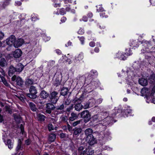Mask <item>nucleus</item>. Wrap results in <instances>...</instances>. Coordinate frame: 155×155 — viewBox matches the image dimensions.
I'll list each match as a JSON object with an SVG mask.
<instances>
[{
	"label": "nucleus",
	"mask_w": 155,
	"mask_h": 155,
	"mask_svg": "<svg viewBox=\"0 0 155 155\" xmlns=\"http://www.w3.org/2000/svg\"><path fill=\"white\" fill-rule=\"evenodd\" d=\"M97 123V129H99L100 132L97 135L98 136L99 144L102 146L105 143L108 138L110 139V132L108 130L105 131L106 127L107 126V123H105L104 121Z\"/></svg>",
	"instance_id": "f257e3e1"
},
{
	"label": "nucleus",
	"mask_w": 155,
	"mask_h": 155,
	"mask_svg": "<svg viewBox=\"0 0 155 155\" xmlns=\"http://www.w3.org/2000/svg\"><path fill=\"white\" fill-rule=\"evenodd\" d=\"M85 134L87 136L86 140L88 142L89 144L91 145L94 144L95 143V138L92 134L94 133H93V131L90 128L87 129L85 131Z\"/></svg>",
	"instance_id": "f03ea898"
},
{
	"label": "nucleus",
	"mask_w": 155,
	"mask_h": 155,
	"mask_svg": "<svg viewBox=\"0 0 155 155\" xmlns=\"http://www.w3.org/2000/svg\"><path fill=\"white\" fill-rule=\"evenodd\" d=\"M81 117L84 118V121L87 123L91 119V115L87 110H84L80 113Z\"/></svg>",
	"instance_id": "7ed1b4c3"
},
{
	"label": "nucleus",
	"mask_w": 155,
	"mask_h": 155,
	"mask_svg": "<svg viewBox=\"0 0 155 155\" xmlns=\"http://www.w3.org/2000/svg\"><path fill=\"white\" fill-rule=\"evenodd\" d=\"M30 93L27 94V96L32 99H35L37 97L36 94L37 93L35 87L33 86H31L29 89Z\"/></svg>",
	"instance_id": "20e7f679"
},
{
	"label": "nucleus",
	"mask_w": 155,
	"mask_h": 155,
	"mask_svg": "<svg viewBox=\"0 0 155 155\" xmlns=\"http://www.w3.org/2000/svg\"><path fill=\"white\" fill-rule=\"evenodd\" d=\"M58 93L56 91H53L50 94V98L51 103L55 104L59 99Z\"/></svg>",
	"instance_id": "39448f33"
},
{
	"label": "nucleus",
	"mask_w": 155,
	"mask_h": 155,
	"mask_svg": "<svg viewBox=\"0 0 155 155\" xmlns=\"http://www.w3.org/2000/svg\"><path fill=\"white\" fill-rule=\"evenodd\" d=\"M107 115V112H103V111L98 112L97 114V120H98V121H97V123L101 122L102 121L104 122L105 120H103L105 119Z\"/></svg>",
	"instance_id": "423d86ee"
},
{
	"label": "nucleus",
	"mask_w": 155,
	"mask_h": 155,
	"mask_svg": "<svg viewBox=\"0 0 155 155\" xmlns=\"http://www.w3.org/2000/svg\"><path fill=\"white\" fill-rule=\"evenodd\" d=\"M141 93L142 96H145L147 98L150 96V91L147 88H143L141 90Z\"/></svg>",
	"instance_id": "0eeeda50"
},
{
	"label": "nucleus",
	"mask_w": 155,
	"mask_h": 155,
	"mask_svg": "<svg viewBox=\"0 0 155 155\" xmlns=\"http://www.w3.org/2000/svg\"><path fill=\"white\" fill-rule=\"evenodd\" d=\"M84 58L83 53L81 52L79 54L75 56L74 60V63L75 64L78 63L79 61L82 60Z\"/></svg>",
	"instance_id": "6e6552de"
},
{
	"label": "nucleus",
	"mask_w": 155,
	"mask_h": 155,
	"mask_svg": "<svg viewBox=\"0 0 155 155\" xmlns=\"http://www.w3.org/2000/svg\"><path fill=\"white\" fill-rule=\"evenodd\" d=\"M24 43V40L21 38H18L15 40L14 43V46L15 48H18L21 46Z\"/></svg>",
	"instance_id": "1a4fd4ad"
},
{
	"label": "nucleus",
	"mask_w": 155,
	"mask_h": 155,
	"mask_svg": "<svg viewBox=\"0 0 155 155\" xmlns=\"http://www.w3.org/2000/svg\"><path fill=\"white\" fill-rule=\"evenodd\" d=\"M15 40V36L12 35L6 39V43L7 45L11 46L13 44L14 45Z\"/></svg>",
	"instance_id": "9d476101"
},
{
	"label": "nucleus",
	"mask_w": 155,
	"mask_h": 155,
	"mask_svg": "<svg viewBox=\"0 0 155 155\" xmlns=\"http://www.w3.org/2000/svg\"><path fill=\"white\" fill-rule=\"evenodd\" d=\"M83 107V106L81 103L80 100L78 99L75 103V109L77 111H79L81 110Z\"/></svg>",
	"instance_id": "9b49d317"
},
{
	"label": "nucleus",
	"mask_w": 155,
	"mask_h": 155,
	"mask_svg": "<svg viewBox=\"0 0 155 155\" xmlns=\"http://www.w3.org/2000/svg\"><path fill=\"white\" fill-rule=\"evenodd\" d=\"M5 76V72L3 70H2L0 71V81L3 82L6 86H8V84L4 78V76Z\"/></svg>",
	"instance_id": "f8f14e48"
},
{
	"label": "nucleus",
	"mask_w": 155,
	"mask_h": 155,
	"mask_svg": "<svg viewBox=\"0 0 155 155\" xmlns=\"http://www.w3.org/2000/svg\"><path fill=\"white\" fill-rule=\"evenodd\" d=\"M143 47V48H145V49H149L150 47H151V42L150 41H140Z\"/></svg>",
	"instance_id": "ddd939ff"
},
{
	"label": "nucleus",
	"mask_w": 155,
	"mask_h": 155,
	"mask_svg": "<svg viewBox=\"0 0 155 155\" xmlns=\"http://www.w3.org/2000/svg\"><path fill=\"white\" fill-rule=\"evenodd\" d=\"M106 119L105 121L106 120L105 122H104L105 123H107L108 125H111L114 122L116 121V120H114V118L112 117L107 116L106 117Z\"/></svg>",
	"instance_id": "4468645a"
},
{
	"label": "nucleus",
	"mask_w": 155,
	"mask_h": 155,
	"mask_svg": "<svg viewBox=\"0 0 155 155\" xmlns=\"http://www.w3.org/2000/svg\"><path fill=\"white\" fill-rule=\"evenodd\" d=\"M14 57L15 58H19L21 55L22 51L19 49L16 50L13 53Z\"/></svg>",
	"instance_id": "2eb2a0df"
},
{
	"label": "nucleus",
	"mask_w": 155,
	"mask_h": 155,
	"mask_svg": "<svg viewBox=\"0 0 155 155\" xmlns=\"http://www.w3.org/2000/svg\"><path fill=\"white\" fill-rule=\"evenodd\" d=\"M54 106L50 103H48L46 105V112L48 114L51 113V110L54 108Z\"/></svg>",
	"instance_id": "dca6fc26"
},
{
	"label": "nucleus",
	"mask_w": 155,
	"mask_h": 155,
	"mask_svg": "<svg viewBox=\"0 0 155 155\" xmlns=\"http://www.w3.org/2000/svg\"><path fill=\"white\" fill-rule=\"evenodd\" d=\"M16 71V69L13 66H10L8 69V74L9 76H12L14 73Z\"/></svg>",
	"instance_id": "f3484780"
},
{
	"label": "nucleus",
	"mask_w": 155,
	"mask_h": 155,
	"mask_svg": "<svg viewBox=\"0 0 155 155\" xmlns=\"http://www.w3.org/2000/svg\"><path fill=\"white\" fill-rule=\"evenodd\" d=\"M94 153V151L92 149L88 148L84 150L83 155H92Z\"/></svg>",
	"instance_id": "a211bd4d"
},
{
	"label": "nucleus",
	"mask_w": 155,
	"mask_h": 155,
	"mask_svg": "<svg viewBox=\"0 0 155 155\" xmlns=\"http://www.w3.org/2000/svg\"><path fill=\"white\" fill-rule=\"evenodd\" d=\"M138 82L140 84L143 86L147 85L148 83L147 80L144 78L139 79Z\"/></svg>",
	"instance_id": "6ab92c4d"
},
{
	"label": "nucleus",
	"mask_w": 155,
	"mask_h": 155,
	"mask_svg": "<svg viewBox=\"0 0 155 155\" xmlns=\"http://www.w3.org/2000/svg\"><path fill=\"white\" fill-rule=\"evenodd\" d=\"M48 96V94L44 90L42 91L40 94V97L43 99H46Z\"/></svg>",
	"instance_id": "aec40b11"
},
{
	"label": "nucleus",
	"mask_w": 155,
	"mask_h": 155,
	"mask_svg": "<svg viewBox=\"0 0 155 155\" xmlns=\"http://www.w3.org/2000/svg\"><path fill=\"white\" fill-rule=\"evenodd\" d=\"M66 12L63 8L58 9L57 11L54 12V14L57 15H63L65 14Z\"/></svg>",
	"instance_id": "412c9836"
},
{
	"label": "nucleus",
	"mask_w": 155,
	"mask_h": 155,
	"mask_svg": "<svg viewBox=\"0 0 155 155\" xmlns=\"http://www.w3.org/2000/svg\"><path fill=\"white\" fill-rule=\"evenodd\" d=\"M4 142L5 144L8 146L9 149H11L13 147V143L10 140L8 139L7 141L4 140Z\"/></svg>",
	"instance_id": "4be33fe9"
},
{
	"label": "nucleus",
	"mask_w": 155,
	"mask_h": 155,
	"mask_svg": "<svg viewBox=\"0 0 155 155\" xmlns=\"http://www.w3.org/2000/svg\"><path fill=\"white\" fill-rule=\"evenodd\" d=\"M78 117V115L76 114L72 113L71 114V116L70 117L69 119L71 121H73L76 119Z\"/></svg>",
	"instance_id": "5701e85b"
},
{
	"label": "nucleus",
	"mask_w": 155,
	"mask_h": 155,
	"mask_svg": "<svg viewBox=\"0 0 155 155\" xmlns=\"http://www.w3.org/2000/svg\"><path fill=\"white\" fill-rule=\"evenodd\" d=\"M149 82L152 84L155 83V74H151L150 77Z\"/></svg>",
	"instance_id": "b1692460"
},
{
	"label": "nucleus",
	"mask_w": 155,
	"mask_h": 155,
	"mask_svg": "<svg viewBox=\"0 0 155 155\" xmlns=\"http://www.w3.org/2000/svg\"><path fill=\"white\" fill-rule=\"evenodd\" d=\"M24 68L23 65L21 64H19L16 69L17 72H20Z\"/></svg>",
	"instance_id": "393cba45"
},
{
	"label": "nucleus",
	"mask_w": 155,
	"mask_h": 155,
	"mask_svg": "<svg viewBox=\"0 0 155 155\" xmlns=\"http://www.w3.org/2000/svg\"><path fill=\"white\" fill-rule=\"evenodd\" d=\"M68 91V88L65 87L63 88L61 91V94L63 96H65L67 94Z\"/></svg>",
	"instance_id": "a878e982"
},
{
	"label": "nucleus",
	"mask_w": 155,
	"mask_h": 155,
	"mask_svg": "<svg viewBox=\"0 0 155 155\" xmlns=\"http://www.w3.org/2000/svg\"><path fill=\"white\" fill-rule=\"evenodd\" d=\"M23 81L21 78L19 77H18L16 78V83L17 85L19 86H21L23 84Z\"/></svg>",
	"instance_id": "bb28decb"
},
{
	"label": "nucleus",
	"mask_w": 155,
	"mask_h": 155,
	"mask_svg": "<svg viewBox=\"0 0 155 155\" xmlns=\"http://www.w3.org/2000/svg\"><path fill=\"white\" fill-rule=\"evenodd\" d=\"M56 139V135L54 134H50L49 136V140L51 142L54 141Z\"/></svg>",
	"instance_id": "cd10ccee"
},
{
	"label": "nucleus",
	"mask_w": 155,
	"mask_h": 155,
	"mask_svg": "<svg viewBox=\"0 0 155 155\" xmlns=\"http://www.w3.org/2000/svg\"><path fill=\"white\" fill-rule=\"evenodd\" d=\"M6 65V62L4 58H2L0 60V66L3 67Z\"/></svg>",
	"instance_id": "c85d7f7f"
},
{
	"label": "nucleus",
	"mask_w": 155,
	"mask_h": 155,
	"mask_svg": "<svg viewBox=\"0 0 155 155\" xmlns=\"http://www.w3.org/2000/svg\"><path fill=\"white\" fill-rule=\"evenodd\" d=\"M29 106L31 110L33 111H35L37 110L36 106L32 103H30Z\"/></svg>",
	"instance_id": "c756f323"
},
{
	"label": "nucleus",
	"mask_w": 155,
	"mask_h": 155,
	"mask_svg": "<svg viewBox=\"0 0 155 155\" xmlns=\"http://www.w3.org/2000/svg\"><path fill=\"white\" fill-rule=\"evenodd\" d=\"M45 116L42 114H39L37 115V119L38 120L44 121L45 120Z\"/></svg>",
	"instance_id": "7c9ffc66"
},
{
	"label": "nucleus",
	"mask_w": 155,
	"mask_h": 155,
	"mask_svg": "<svg viewBox=\"0 0 155 155\" xmlns=\"http://www.w3.org/2000/svg\"><path fill=\"white\" fill-rule=\"evenodd\" d=\"M41 51L40 47L38 46L37 47V46H35L34 48L33 49V51H34L36 53L38 54Z\"/></svg>",
	"instance_id": "2f4dec72"
},
{
	"label": "nucleus",
	"mask_w": 155,
	"mask_h": 155,
	"mask_svg": "<svg viewBox=\"0 0 155 155\" xmlns=\"http://www.w3.org/2000/svg\"><path fill=\"white\" fill-rule=\"evenodd\" d=\"M74 130V134L75 135H77L79 134L81 132L82 130L81 128H78Z\"/></svg>",
	"instance_id": "473e14b6"
},
{
	"label": "nucleus",
	"mask_w": 155,
	"mask_h": 155,
	"mask_svg": "<svg viewBox=\"0 0 155 155\" xmlns=\"http://www.w3.org/2000/svg\"><path fill=\"white\" fill-rule=\"evenodd\" d=\"M151 52H149L148 51L145 54V58L146 59H148L150 58L151 55Z\"/></svg>",
	"instance_id": "72a5a7b5"
},
{
	"label": "nucleus",
	"mask_w": 155,
	"mask_h": 155,
	"mask_svg": "<svg viewBox=\"0 0 155 155\" xmlns=\"http://www.w3.org/2000/svg\"><path fill=\"white\" fill-rule=\"evenodd\" d=\"M78 38H79V40L80 41L81 45H84V37L83 36H82L81 37H78Z\"/></svg>",
	"instance_id": "f704fd0d"
},
{
	"label": "nucleus",
	"mask_w": 155,
	"mask_h": 155,
	"mask_svg": "<svg viewBox=\"0 0 155 155\" xmlns=\"http://www.w3.org/2000/svg\"><path fill=\"white\" fill-rule=\"evenodd\" d=\"M84 147H80L78 149V151H79L80 153H81L80 155H83L84 153Z\"/></svg>",
	"instance_id": "c9c22d12"
},
{
	"label": "nucleus",
	"mask_w": 155,
	"mask_h": 155,
	"mask_svg": "<svg viewBox=\"0 0 155 155\" xmlns=\"http://www.w3.org/2000/svg\"><path fill=\"white\" fill-rule=\"evenodd\" d=\"M155 93V86H154L151 92H150V96H153V95Z\"/></svg>",
	"instance_id": "e433bc0d"
},
{
	"label": "nucleus",
	"mask_w": 155,
	"mask_h": 155,
	"mask_svg": "<svg viewBox=\"0 0 155 155\" xmlns=\"http://www.w3.org/2000/svg\"><path fill=\"white\" fill-rule=\"evenodd\" d=\"M33 83V81L30 79H28L26 81V84H31Z\"/></svg>",
	"instance_id": "4c0bfd02"
},
{
	"label": "nucleus",
	"mask_w": 155,
	"mask_h": 155,
	"mask_svg": "<svg viewBox=\"0 0 155 155\" xmlns=\"http://www.w3.org/2000/svg\"><path fill=\"white\" fill-rule=\"evenodd\" d=\"M126 51L127 52L125 53V54L126 55L129 56L130 55L132 54V53L131 52V51L130 48H129L128 50L127 49L126 50Z\"/></svg>",
	"instance_id": "58836bf2"
},
{
	"label": "nucleus",
	"mask_w": 155,
	"mask_h": 155,
	"mask_svg": "<svg viewBox=\"0 0 155 155\" xmlns=\"http://www.w3.org/2000/svg\"><path fill=\"white\" fill-rule=\"evenodd\" d=\"M84 30L82 28H80L78 31V33L80 35H83L84 34Z\"/></svg>",
	"instance_id": "ea45409f"
},
{
	"label": "nucleus",
	"mask_w": 155,
	"mask_h": 155,
	"mask_svg": "<svg viewBox=\"0 0 155 155\" xmlns=\"http://www.w3.org/2000/svg\"><path fill=\"white\" fill-rule=\"evenodd\" d=\"M6 111L8 112L9 113H11L12 111L10 107L8 106H6L5 107Z\"/></svg>",
	"instance_id": "a19ab883"
},
{
	"label": "nucleus",
	"mask_w": 155,
	"mask_h": 155,
	"mask_svg": "<svg viewBox=\"0 0 155 155\" xmlns=\"http://www.w3.org/2000/svg\"><path fill=\"white\" fill-rule=\"evenodd\" d=\"M43 39L45 41H49L50 39V37H48L46 35H45L43 37Z\"/></svg>",
	"instance_id": "79ce46f5"
},
{
	"label": "nucleus",
	"mask_w": 155,
	"mask_h": 155,
	"mask_svg": "<svg viewBox=\"0 0 155 155\" xmlns=\"http://www.w3.org/2000/svg\"><path fill=\"white\" fill-rule=\"evenodd\" d=\"M48 128L49 131L53 130H54L53 127L51 124H49L48 126Z\"/></svg>",
	"instance_id": "37998d69"
},
{
	"label": "nucleus",
	"mask_w": 155,
	"mask_h": 155,
	"mask_svg": "<svg viewBox=\"0 0 155 155\" xmlns=\"http://www.w3.org/2000/svg\"><path fill=\"white\" fill-rule=\"evenodd\" d=\"M20 128L21 130V133L22 134H23L24 133V128L22 124H21L20 126Z\"/></svg>",
	"instance_id": "c03bdc74"
},
{
	"label": "nucleus",
	"mask_w": 155,
	"mask_h": 155,
	"mask_svg": "<svg viewBox=\"0 0 155 155\" xmlns=\"http://www.w3.org/2000/svg\"><path fill=\"white\" fill-rule=\"evenodd\" d=\"M89 104L88 103H87L85 104H84V105L83 107L85 109H87L89 107Z\"/></svg>",
	"instance_id": "a18cd8bd"
},
{
	"label": "nucleus",
	"mask_w": 155,
	"mask_h": 155,
	"mask_svg": "<svg viewBox=\"0 0 155 155\" xmlns=\"http://www.w3.org/2000/svg\"><path fill=\"white\" fill-rule=\"evenodd\" d=\"M81 122V120H78L74 122L73 124V125L74 127L76 126L78 124H79Z\"/></svg>",
	"instance_id": "49530a36"
},
{
	"label": "nucleus",
	"mask_w": 155,
	"mask_h": 155,
	"mask_svg": "<svg viewBox=\"0 0 155 155\" xmlns=\"http://www.w3.org/2000/svg\"><path fill=\"white\" fill-rule=\"evenodd\" d=\"M21 143H19L16 148V151H18L21 149Z\"/></svg>",
	"instance_id": "de8ad7c7"
},
{
	"label": "nucleus",
	"mask_w": 155,
	"mask_h": 155,
	"mask_svg": "<svg viewBox=\"0 0 155 155\" xmlns=\"http://www.w3.org/2000/svg\"><path fill=\"white\" fill-rule=\"evenodd\" d=\"M4 37V33L1 32H0V40L2 39Z\"/></svg>",
	"instance_id": "09e8293b"
},
{
	"label": "nucleus",
	"mask_w": 155,
	"mask_h": 155,
	"mask_svg": "<svg viewBox=\"0 0 155 155\" xmlns=\"http://www.w3.org/2000/svg\"><path fill=\"white\" fill-rule=\"evenodd\" d=\"M21 5V3L19 1H16L15 5L16 6H19Z\"/></svg>",
	"instance_id": "8fccbe9b"
},
{
	"label": "nucleus",
	"mask_w": 155,
	"mask_h": 155,
	"mask_svg": "<svg viewBox=\"0 0 155 155\" xmlns=\"http://www.w3.org/2000/svg\"><path fill=\"white\" fill-rule=\"evenodd\" d=\"M82 20L84 21H87V19L86 16H84L82 19H80V21H81Z\"/></svg>",
	"instance_id": "3c124183"
},
{
	"label": "nucleus",
	"mask_w": 155,
	"mask_h": 155,
	"mask_svg": "<svg viewBox=\"0 0 155 155\" xmlns=\"http://www.w3.org/2000/svg\"><path fill=\"white\" fill-rule=\"evenodd\" d=\"M18 98L22 101H24L25 97L23 96H21L20 97H18Z\"/></svg>",
	"instance_id": "603ef678"
},
{
	"label": "nucleus",
	"mask_w": 155,
	"mask_h": 155,
	"mask_svg": "<svg viewBox=\"0 0 155 155\" xmlns=\"http://www.w3.org/2000/svg\"><path fill=\"white\" fill-rule=\"evenodd\" d=\"M66 20V18L65 17H63L61 19V23H64L65 21Z\"/></svg>",
	"instance_id": "864d4df0"
},
{
	"label": "nucleus",
	"mask_w": 155,
	"mask_h": 155,
	"mask_svg": "<svg viewBox=\"0 0 155 155\" xmlns=\"http://www.w3.org/2000/svg\"><path fill=\"white\" fill-rule=\"evenodd\" d=\"M31 141L29 139H28L25 141V143L26 145H29Z\"/></svg>",
	"instance_id": "5fc2aeb1"
},
{
	"label": "nucleus",
	"mask_w": 155,
	"mask_h": 155,
	"mask_svg": "<svg viewBox=\"0 0 155 155\" xmlns=\"http://www.w3.org/2000/svg\"><path fill=\"white\" fill-rule=\"evenodd\" d=\"M53 5L55 7H60V4L59 3L57 4L56 3H54L53 4Z\"/></svg>",
	"instance_id": "6e6d98bb"
},
{
	"label": "nucleus",
	"mask_w": 155,
	"mask_h": 155,
	"mask_svg": "<svg viewBox=\"0 0 155 155\" xmlns=\"http://www.w3.org/2000/svg\"><path fill=\"white\" fill-rule=\"evenodd\" d=\"M66 61L67 62H68V64H71V63H73V64H74V61H72V62H71V60L69 59H68L67 60H66Z\"/></svg>",
	"instance_id": "4d7b16f0"
},
{
	"label": "nucleus",
	"mask_w": 155,
	"mask_h": 155,
	"mask_svg": "<svg viewBox=\"0 0 155 155\" xmlns=\"http://www.w3.org/2000/svg\"><path fill=\"white\" fill-rule=\"evenodd\" d=\"M89 45L91 47H94L95 46V43L94 42L92 41L90 43Z\"/></svg>",
	"instance_id": "13d9d810"
},
{
	"label": "nucleus",
	"mask_w": 155,
	"mask_h": 155,
	"mask_svg": "<svg viewBox=\"0 0 155 155\" xmlns=\"http://www.w3.org/2000/svg\"><path fill=\"white\" fill-rule=\"evenodd\" d=\"M72 44V42H71L70 41H69L68 42L67 45V44L65 45V46L67 47L68 46L71 45Z\"/></svg>",
	"instance_id": "bf43d9fd"
},
{
	"label": "nucleus",
	"mask_w": 155,
	"mask_h": 155,
	"mask_svg": "<svg viewBox=\"0 0 155 155\" xmlns=\"http://www.w3.org/2000/svg\"><path fill=\"white\" fill-rule=\"evenodd\" d=\"M10 1V0H6V1L4 2V4H5L6 5H8Z\"/></svg>",
	"instance_id": "052dcab7"
},
{
	"label": "nucleus",
	"mask_w": 155,
	"mask_h": 155,
	"mask_svg": "<svg viewBox=\"0 0 155 155\" xmlns=\"http://www.w3.org/2000/svg\"><path fill=\"white\" fill-rule=\"evenodd\" d=\"M64 105L63 104H62V105H60V107H58V109H60V110H62L64 108Z\"/></svg>",
	"instance_id": "680f3d73"
},
{
	"label": "nucleus",
	"mask_w": 155,
	"mask_h": 155,
	"mask_svg": "<svg viewBox=\"0 0 155 155\" xmlns=\"http://www.w3.org/2000/svg\"><path fill=\"white\" fill-rule=\"evenodd\" d=\"M56 52L58 55H60L61 54V52L59 49H57L55 50Z\"/></svg>",
	"instance_id": "e2e57ef3"
},
{
	"label": "nucleus",
	"mask_w": 155,
	"mask_h": 155,
	"mask_svg": "<svg viewBox=\"0 0 155 155\" xmlns=\"http://www.w3.org/2000/svg\"><path fill=\"white\" fill-rule=\"evenodd\" d=\"M120 58L123 60H125L126 59V57L124 56V55H121Z\"/></svg>",
	"instance_id": "0e129e2a"
},
{
	"label": "nucleus",
	"mask_w": 155,
	"mask_h": 155,
	"mask_svg": "<svg viewBox=\"0 0 155 155\" xmlns=\"http://www.w3.org/2000/svg\"><path fill=\"white\" fill-rule=\"evenodd\" d=\"M37 19V18L36 17H35L34 16H32H32L31 17V20L32 21H35Z\"/></svg>",
	"instance_id": "69168bd1"
},
{
	"label": "nucleus",
	"mask_w": 155,
	"mask_h": 155,
	"mask_svg": "<svg viewBox=\"0 0 155 155\" xmlns=\"http://www.w3.org/2000/svg\"><path fill=\"white\" fill-rule=\"evenodd\" d=\"M63 1L65 3H71V0H63Z\"/></svg>",
	"instance_id": "338daca9"
},
{
	"label": "nucleus",
	"mask_w": 155,
	"mask_h": 155,
	"mask_svg": "<svg viewBox=\"0 0 155 155\" xmlns=\"http://www.w3.org/2000/svg\"><path fill=\"white\" fill-rule=\"evenodd\" d=\"M87 16L88 17L91 18L92 17L93 14L91 12H89L87 14Z\"/></svg>",
	"instance_id": "774afa93"
}]
</instances>
